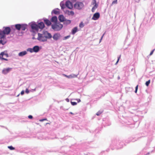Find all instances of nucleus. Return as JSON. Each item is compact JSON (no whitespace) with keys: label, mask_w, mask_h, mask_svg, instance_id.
Returning a JSON list of instances; mask_svg holds the SVG:
<instances>
[{"label":"nucleus","mask_w":155,"mask_h":155,"mask_svg":"<svg viewBox=\"0 0 155 155\" xmlns=\"http://www.w3.org/2000/svg\"><path fill=\"white\" fill-rule=\"evenodd\" d=\"M11 31V29L9 27H4L3 30L0 29V38L4 39L5 37V35H8Z\"/></svg>","instance_id":"obj_1"},{"label":"nucleus","mask_w":155,"mask_h":155,"mask_svg":"<svg viewBox=\"0 0 155 155\" xmlns=\"http://www.w3.org/2000/svg\"><path fill=\"white\" fill-rule=\"evenodd\" d=\"M112 144L116 146L117 149H119L122 148L125 144L121 140H118L114 141L112 142Z\"/></svg>","instance_id":"obj_2"},{"label":"nucleus","mask_w":155,"mask_h":155,"mask_svg":"<svg viewBox=\"0 0 155 155\" xmlns=\"http://www.w3.org/2000/svg\"><path fill=\"white\" fill-rule=\"evenodd\" d=\"M63 25L59 23H56L51 25V28L54 31H59L63 27Z\"/></svg>","instance_id":"obj_3"},{"label":"nucleus","mask_w":155,"mask_h":155,"mask_svg":"<svg viewBox=\"0 0 155 155\" xmlns=\"http://www.w3.org/2000/svg\"><path fill=\"white\" fill-rule=\"evenodd\" d=\"M84 5L83 2H78L74 5V8L78 9H81L84 7Z\"/></svg>","instance_id":"obj_4"},{"label":"nucleus","mask_w":155,"mask_h":155,"mask_svg":"<svg viewBox=\"0 0 155 155\" xmlns=\"http://www.w3.org/2000/svg\"><path fill=\"white\" fill-rule=\"evenodd\" d=\"M39 41L41 42H45L47 41V39L42 34L38 33V37L37 39Z\"/></svg>","instance_id":"obj_5"},{"label":"nucleus","mask_w":155,"mask_h":155,"mask_svg":"<svg viewBox=\"0 0 155 155\" xmlns=\"http://www.w3.org/2000/svg\"><path fill=\"white\" fill-rule=\"evenodd\" d=\"M29 25L31 26L32 30L38 31V24H37L35 22H31L29 24Z\"/></svg>","instance_id":"obj_6"},{"label":"nucleus","mask_w":155,"mask_h":155,"mask_svg":"<svg viewBox=\"0 0 155 155\" xmlns=\"http://www.w3.org/2000/svg\"><path fill=\"white\" fill-rule=\"evenodd\" d=\"M42 34L44 35V36H45L47 39H50L52 38V36L51 34L47 31H43Z\"/></svg>","instance_id":"obj_7"},{"label":"nucleus","mask_w":155,"mask_h":155,"mask_svg":"<svg viewBox=\"0 0 155 155\" xmlns=\"http://www.w3.org/2000/svg\"><path fill=\"white\" fill-rule=\"evenodd\" d=\"M61 37V35L59 33H57L54 34L52 38L54 41H57L59 40Z\"/></svg>","instance_id":"obj_8"},{"label":"nucleus","mask_w":155,"mask_h":155,"mask_svg":"<svg viewBox=\"0 0 155 155\" xmlns=\"http://www.w3.org/2000/svg\"><path fill=\"white\" fill-rule=\"evenodd\" d=\"M79 74V72H78V74H70L69 75H67L66 74H64V75L65 77H66L68 78H77V76Z\"/></svg>","instance_id":"obj_9"},{"label":"nucleus","mask_w":155,"mask_h":155,"mask_svg":"<svg viewBox=\"0 0 155 155\" xmlns=\"http://www.w3.org/2000/svg\"><path fill=\"white\" fill-rule=\"evenodd\" d=\"M65 6L68 8L71 9L73 8L72 3L69 0L67 1L65 3Z\"/></svg>","instance_id":"obj_10"},{"label":"nucleus","mask_w":155,"mask_h":155,"mask_svg":"<svg viewBox=\"0 0 155 155\" xmlns=\"http://www.w3.org/2000/svg\"><path fill=\"white\" fill-rule=\"evenodd\" d=\"M100 16V13L99 12H96L94 14L92 19L94 20H96L99 18Z\"/></svg>","instance_id":"obj_11"},{"label":"nucleus","mask_w":155,"mask_h":155,"mask_svg":"<svg viewBox=\"0 0 155 155\" xmlns=\"http://www.w3.org/2000/svg\"><path fill=\"white\" fill-rule=\"evenodd\" d=\"M12 69V68H4L2 71V73L4 74H6L8 73Z\"/></svg>","instance_id":"obj_12"},{"label":"nucleus","mask_w":155,"mask_h":155,"mask_svg":"<svg viewBox=\"0 0 155 155\" xmlns=\"http://www.w3.org/2000/svg\"><path fill=\"white\" fill-rule=\"evenodd\" d=\"M33 52L37 53L40 50L41 48L38 46L36 45L33 48Z\"/></svg>","instance_id":"obj_13"},{"label":"nucleus","mask_w":155,"mask_h":155,"mask_svg":"<svg viewBox=\"0 0 155 155\" xmlns=\"http://www.w3.org/2000/svg\"><path fill=\"white\" fill-rule=\"evenodd\" d=\"M38 29H42L45 27V24L43 22H41L38 24Z\"/></svg>","instance_id":"obj_14"},{"label":"nucleus","mask_w":155,"mask_h":155,"mask_svg":"<svg viewBox=\"0 0 155 155\" xmlns=\"http://www.w3.org/2000/svg\"><path fill=\"white\" fill-rule=\"evenodd\" d=\"M137 140V138H136L135 139V138H134L132 137H130L129 138L128 140H127L126 141V143H129L131 141L134 142Z\"/></svg>","instance_id":"obj_15"},{"label":"nucleus","mask_w":155,"mask_h":155,"mask_svg":"<svg viewBox=\"0 0 155 155\" xmlns=\"http://www.w3.org/2000/svg\"><path fill=\"white\" fill-rule=\"evenodd\" d=\"M60 10L58 8H56L53 10L51 12V14H54L55 15H58L60 14Z\"/></svg>","instance_id":"obj_16"},{"label":"nucleus","mask_w":155,"mask_h":155,"mask_svg":"<svg viewBox=\"0 0 155 155\" xmlns=\"http://www.w3.org/2000/svg\"><path fill=\"white\" fill-rule=\"evenodd\" d=\"M58 19L61 22H63L64 21L65 18L62 15H60L58 17Z\"/></svg>","instance_id":"obj_17"},{"label":"nucleus","mask_w":155,"mask_h":155,"mask_svg":"<svg viewBox=\"0 0 155 155\" xmlns=\"http://www.w3.org/2000/svg\"><path fill=\"white\" fill-rule=\"evenodd\" d=\"M51 21L52 22H54V23H57V17L56 16H53L51 19Z\"/></svg>","instance_id":"obj_18"},{"label":"nucleus","mask_w":155,"mask_h":155,"mask_svg":"<svg viewBox=\"0 0 155 155\" xmlns=\"http://www.w3.org/2000/svg\"><path fill=\"white\" fill-rule=\"evenodd\" d=\"M44 21L45 24L47 26H49L51 25V22L48 19L45 18L44 19Z\"/></svg>","instance_id":"obj_19"},{"label":"nucleus","mask_w":155,"mask_h":155,"mask_svg":"<svg viewBox=\"0 0 155 155\" xmlns=\"http://www.w3.org/2000/svg\"><path fill=\"white\" fill-rule=\"evenodd\" d=\"M27 53V51H25L19 52L18 53V55L19 57H23L26 55Z\"/></svg>","instance_id":"obj_20"},{"label":"nucleus","mask_w":155,"mask_h":155,"mask_svg":"<svg viewBox=\"0 0 155 155\" xmlns=\"http://www.w3.org/2000/svg\"><path fill=\"white\" fill-rule=\"evenodd\" d=\"M15 29L18 31H20L21 29V24H18L14 25Z\"/></svg>","instance_id":"obj_21"},{"label":"nucleus","mask_w":155,"mask_h":155,"mask_svg":"<svg viewBox=\"0 0 155 155\" xmlns=\"http://www.w3.org/2000/svg\"><path fill=\"white\" fill-rule=\"evenodd\" d=\"M27 27V25L25 24H21V29L23 31H25Z\"/></svg>","instance_id":"obj_22"},{"label":"nucleus","mask_w":155,"mask_h":155,"mask_svg":"<svg viewBox=\"0 0 155 155\" xmlns=\"http://www.w3.org/2000/svg\"><path fill=\"white\" fill-rule=\"evenodd\" d=\"M78 31V28L77 27L74 28L72 30L71 33L72 35H74Z\"/></svg>","instance_id":"obj_23"},{"label":"nucleus","mask_w":155,"mask_h":155,"mask_svg":"<svg viewBox=\"0 0 155 155\" xmlns=\"http://www.w3.org/2000/svg\"><path fill=\"white\" fill-rule=\"evenodd\" d=\"M63 22L64 24L66 25L70 24L71 22V20H67L66 19H65L64 21Z\"/></svg>","instance_id":"obj_24"},{"label":"nucleus","mask_w":155,"mask_h":155,"mask_svg":"<svg viewBox=\"0 0 155 155\" xmlns=\"http://www.w3.org/2000/svg\"><path fill=\"white\" fill-rule=\"evenodd\" d=\"M60 5L61 7V9L63 10L65 8V6L63 1H61L60 3Z\"/></svg>","instance_id":"obj_25"},{"label":"nucleus","mask_w":155,"mask_h":155,"mask_svg":"<svg viewBox=\"0 0 155 155\" xmlns=\"http://www.w3.org/2000/svg\"><path fill=\"white\" fill-rule=\"evenodd\" d=\"M4 55H5L6 57H8V54L5 53V52H2L0 54V56H1V57H3Z\"/></svg>","instance_id":"obj_26"},{"label":"nucleus","mask_w":155,"mask_h":155,"mask_svg":"<svg viewBox=\"0 0 155 155\" xmlns=\"http://www.w3.org/2000/svg\"><path fill=\"white\" fill-rule=\"evenodd\" d=\"M27 51H29L30 53H31L33 52V48H28L27 49Z\"/></svg>","instance_id":"obj_27"},{"label":"nucleus","mask_w":155,"mask_h":155,"mask_svg":"<svg viewBox=\"0 0 155 155\" xmlns=\"http://www.w3.org/2000/svg\"><path fill=\"white\" fill-rule=\"evenodd\" d=\"M70 35H68L67 36H65L63 38V40H66L70 38Z\"/></svg>","instance_id":"obj_28"},{"label":"nucleus","mask_w":155,"mask_h":155,"mask_svg":"<svg viewBox=\"0 0 155 155\" xmlns=\"http://www.w3.org/2000/svg\"><path fill=\"white\" fill-rule=\"evenodd\" d=\"M84 26V24L82 22H81L79 24V26L81 28H82Z\"/></svg>","instance_id":"obj_29"},{"label":"nucleus","mask_w":155,"mask_h":155,"mask_svg":"<svg viewBox=\"0 0 155 155\" xmlns=\"http://www.w3.org/2000/svg\"><path fill=\"white\" fill-rule=\"evenodd\" d=\"M8 147L11 150H13L15 149V148L12 146H8Z\"/></svg>","instance_id":"obj_30"},{"label":"nucleus","mask_w":155,"mask_h":155,"mask_svg":"<svg viewBox=\"0 0 155 155\" xmlns=\"http://www.w3.org/2000/svg\"><path fill=\"white\" fill-rule=\"evenodd\" d=\"M103 112L102 111L99 110L97 113L96 114L97 116H99Z\"/></svg>","instance_id":"obj_31"},{"label":"nucleus","mask_w":155,"mask_h":155,"mask_svg":"<svg viewBox=\"0 0 155 155\" xmlns=\"http://www.w3.org/2000/svg\"><path fill=\"white\" fill-rule=\"evenodd\" d=\"M68 14L69 15H73L74 14V12L73 11H71L70 12L68 11Z\"/></svg>","instance_id":"obj_32"},{"label":"nucleus","mask_w":155,"mask_h":155,"mask_svg":"<svg viewBox=\"0 0 155 155\" xmlns=\"http://www.w3.org/2000/svg\"><path fill=\"white\" fill-rule=\"evenodd\" d=\"M150 83V80H149L148 81L146 82L145 83L146 85L148 86H149V84Z\"/></svg>","instance_id":"obj_33"},{"label":"nucleus","mask_w":155,"mask_h":155,"mask_svg":"<svg viewBox=\"0 0 155 155\" xmlns=\"http://www.w3.org/2000/svg\"><path fill=\"white\" fill-rule=\"evenodd\" d=\"M6 43V42H3L2 40H0V44L4 45Z\"/></svg>","instance_id":"obj_34"},{"label":"nucleus","mask_w":155,"mask_h":155,"mask_svg":"<svg viewBox=\"0 0 155 155\" xmlns=\"http://www.w3.org/2000/svg\"><path fill=\"white\" fill-rule=\"evenodd\" d=\"M71 104L73 106L76 105L77 104V103L75 102H73V101H71Z\"/></svg>","instance_id":"obj_35"},{"label":"nucleus","mask_w":155,"mask_h":155,"mask_svg":"<svg viewBox=\"0 0 155 155\" xmlns=\"http://www.w3.org/2000/svg\"><path fill=\"white\" fill-rule=\"evenodd\" d=\"M94 4V6L93 7L95 9H96L97 7H98V5L97 4V3H95Z\"/></svg>","instance_id":"obj_36"},{"label":"nucleus","mask_w":155,"mask_h":155,"mask_svg":"<svg viewBox=\"0 0 155 155\" xmlns=\"http://www.w3.org/2000/svg\"><path fill=\"white\" fill-rule=\"evenodd\" d=\"M0 59H1L2 60H4L6 61L8 60L7 59L4 58L3 57H1V56H0Z\"/></svg>","instance_id":"obj_37"},{"label":"nucleus","mask_w":155,"mask_h":155,"mask_svg":"<svg viewBox=\"0 0 155 155\" xmlns=\"http://www.w3.org/2000/svg\"><path fill=\"white\" fill-rule=\"evenodd\" d=\"M120 56H121V55H120L119 57H118L117 60L116 62L115 63V64H117L118 63V62L120 60Z\"/></svg>","instance_id":"obj_38"},{"label":"nucleus","mask_w":155,"mask_h":155,"mask_svg":"<svg viewBox=\"0 0 155 155\" xmlns=\"http://www.w3.org/2000/svg\"><path fill=\"white\" fill-rule=\"evenodd\" d=\"M117 0H114L112 2V4H117Z\"/></svg>","instance_id":"obj_39"},{"label":"nucleus","mask_w":155,"mask_h":155,"mask_svg":"<svg viewBox=\"0 0 155 155\" xmlns=\"http://www.w3.org/2000/svg\"><path fill=\"white\" fill-rule=\"evenodd\" d=\"M154 50H155V49H154L151 51V52L150 54V55H151L153 54Z\"/></svg>","instance_id":"obj_40"},{"label":"nucleus","mask_w":155,"mask_h":155,"mask_svg":"<svg viewBox=\"0 0 155 155\" xmlns=\"http://www.w3.org/2000/svg\"><path fill=\"white\" fill-rule=\"evenodd\" d=\"M25 92L26 94H28L29 93V91L28 88L26 89Z\"/></svg>","instance_id":"obj_41"},{"label":"nucleus","mask_w":155,"mask_h":155,"mask_svg":"<svg viewBox=\"0 0 155 155\" xmlns=\"http://www.w3.org/2000/svg\"><path fill=\"white\" fill-rule=\"evenodd\" d=\"M28 118L30 119H32L33 118V116L31 115H29L28 116Z\"/></svg>","instance_id":"obj_42"},{"label":"nucleus","mask_w":155,"mask_h":155,"mask_svg":"<svg viewBox=\"0 0 155 155\" xmlns=\"http://www.w3.org/2000/svg\"><path fill=\"white\" fill-rule=\"evenodd\" d=\"M105 33H104L103 35H102V36H101V39H100V42H101V40H102V38H103L104 36V35Z\"/></svg>","instance_id":"obj_43"},{"label":"nucleus","mask_w":155,"mask_h":155,"mask_svg":"<svg viewBox=\"0 0 155 155\" xmlns=\"http://www.w3.org/2000/svg\"><path fill=\"white\" fill-rule=\"evenodd\" d=\"M24 93H25V91H24V90H23L22 91L21 93V95H23V94H24Z\"/></svg>","instance_id":"obj_44"},{"label":"nucleus","mask_w":155,"mask_h":155,"mask_svg":"<svg viewBox=\"0 0 155 155\" xmlns=\"http://www.w3.org/2000/svg\"><path fill=\"white\" fill-rule=\"evenodd\" d=\"M95 9L93 7L91 9L92 12H94Z\"/></svg>","instance_id":"obj_45"},{"label":"nucleus","mask_w":155,"mask_h":155,"mask_svg":"<svg viewBox=\"0 0 155 155\" xmlns=\"http://www.w3.org/2000/svg\"><path fill=\"white\" fill-rule=\"evenodd\" d=\"M46 120V119H41V120H40V121H43Z\"/></svg>","instance_id":"obj_46"},{"label":"nucleus","mask_w":155,"mask_h":155,"mask_svg":"<svg viewBox=\"0 0 155 155\" xmlns=\"http://www.w3.org/2000/svg\"><path fill=\"white\" fill-rule=\"evenodd\" d=\"M93 4L94 5V4L96 3V0H93Z\"/></svg>","instance_id":"obj_47"},{"label":"nucleus","mask_w":155,"mask_h":155,"mask_svg":"<svg viewBox=\"0 0 155 155\" xmlns=\"http://www.w3.org/2000/svg\"><path fill=\"white\" fill-rule=\"evenodd\" d=\"M65 100L67 102H69V100L68 98H66Z\"/></svg>","instance_id":"obj_48"},{"label":"nucleus","mask_w":155,"mask_h":155,"mask_svg":"<svg viewBox=\"0 0 155 155\" xmlns=\"http://www.w3.org/2000/svg\"><path fill=\"white\" fill-rule=\"evenodd\" d=\"M31 90H32V91H36V88L34 89H31Z\"/></svg>","instance_id":"obj_49"},{"label":"nucleus","mask_w":155,"mask_h":155,"mask_svg":"<svg viewBox=\"0 0 155 155\" xmlns=\"http://www.w3.org/2000/svg\"><path fill=\"white\" fill-rule=\"evenodd\" d=\"M138 85H137L135 87V90H138Z\"/></svg>","instance_id":"obj_50"},{"label":"nucleus","mask_w":155,"mask_h":155,"mask_svg":"<svg viewBox=\"0 0 155 155\" xmlns=\"http://www.w3.org/2000/svg\"><path fill=\"white\" fill-rule=\"evenodd\" d=\"M78 101V102H79L81 101V100L79 99H77Z\"/></svg>","instance_id":"obj_51"},{"label":"nucleus","mask_w":155,"mask_h":155,"mask_svg":"<svg viewBox=\"0 0 155 155\" xmlns=\"http://www.w3.org/2000/svg\"><path fill=\"white\" fill-rule=\"evenodd\" d=\"M138 90H135V92L137 93Z\"/></svg>","instance_id":"obj_52"},{"label":"nucleus","mask_w":155,"mask_h":155,"mask_svg":"<svg viewBox=\"0 0 155 155\" xmlns=\"http://www.w3.org/2000/svg\"><path fill=\"white\" fill-rule=\"evenodd\" d=\"M70 114L74 115V114L73 113H72V112H70Z\"/></svg>","instance_id":"obj_53"},{"label":"nucleus","mask_w":155,"mask_h":155,"mask_svg":"<svg viewBox=\"0 0 155 155\" xmlns=\"http://www.w3.org/2000/svg\"><path fill=\"white\" fill-rule=\"evenodd\" d=\"M149 154V153L148 152L147 153V154H146L145 155H148Z\"/></svg>","instance_id":"obj_54"},{"label":"nucleus","mask_w":155,"mask_h":155,"mask_svg":"<svg viewBox=\"0 0 155 155\" xmlns=\"http://www.w3.org/2000/svg\"><path fill=\"white\" fill-rule=\"evenodd\" d=\"M32 39H35V37H33L32 38Z\"/></svg>","instance_id":"obj_55"},{"label":"nucleus","mask_w":155,"mask_h":155,"mask_svg":"<svg viewBox=\"0 0 155 155\" xmlns=\"http://www.w3.org/2000/svg\"><path fill=\"white\" fill-rule=\"evenodd\" d=\"M31 85H30L29 86V87L30 88H31Z\"/></svg>","instance_id":"obj_56"},{"label":"nucleus","mask_w":155,"mask_h":155,"mask_svg":"<svg viewBox=\"0 0 155 155\" xmlns=\"http://www.w3.org/2000/svg\"><path fill=\"white\" fill-rule=\"evenodd\" d=\"M90 153H88V154H86V155H90Z\"/></svg>","instance_id":"obj_57"},{"label":"nucleus","mask_w":155,"mask_h":155,"mask_svg":"<svg viewBox=\"0 0 155 155\" xmlns=\"http://www.w3.org/2000/svg\"><path fill=\"white\" fill-rule=\"evenodd\" d=\"M13 26H14V25H12V26L11 27V28H12V27H13Z\"/></svg>","instance_id":"obj_58"},{"label":"nucleus","mask_w":155,"mask_h":155,"mask_svg":"<svg viewBox=\"0 0 155 155\" xmlns=\"http://www.w3.org/2000/svg\"><path fill=\"white\" fill-rule=\"evenodd\" d=\"M13 30H14V31L15 30V29H13Z\"/></svg>","instance_id":"obj_59"}]
</instances>
